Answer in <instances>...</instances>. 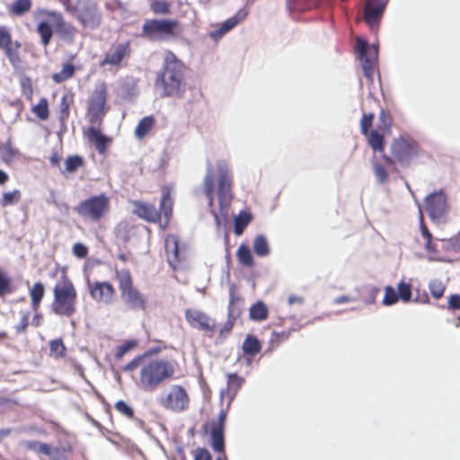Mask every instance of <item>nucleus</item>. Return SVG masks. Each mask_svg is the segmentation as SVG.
I'll list each match as a JSON object with an SVG mask.
<instances>
[{"label": "nucleus", "mask_w": 460, "mask_h": 460, "mask_svg": "<svg viewBox=\"0 0 460 460\" xmlns=\"http://www.w3.org/2000/svg\"><path fill=\"white\" fill-rule=\"evenodd\" d=\"M217 176V200L219 205V213L214 208V190H215V169L210 161L207 162L206 174L203 181V190L208 199V206L211 215L214 217L217 227L225 225L228 219V209L233 199L232 178L229 172V166L224 160L217 162L216 166Z\"/></svg>", "instance_id": "nucleus-1"}, {"label": "nucleus", "mask_w": 460, "mask_h": 460, "mask_svg": "<svg viewBox=\"0 0 460 460\" xmlns=\"http://www.w3.org/2000/svg\"><path fill=\"white\" fill-rule=\"evenodd\" d=\"M185 70L182 61L173 52L168 51L155 82V88L161 98L183 96L186 91Z\"/></svg>", "instance_id": "nucleus-2"}, {"label": "nucleus", "mask_w": 460, "mask_h": 460, "mask_svg": "<svg viewBox=\"0 0 460 460\" xmlns=\"http://www.w3.org/2000/svg\"><path fill=\"white\" fill-rule=\"evenodd\" d=\"M61 278L63 285L58 283L53 288L54 300L51 305V310L57 315L70 317L75 313L77 294L65 270H63Z\"/></svg>", "instance_id": "nucleus-3"}, {"label": "nucleus", "mask_w": 460, "mask_h": 460, "mask_svg": "<svg viewBox=\"0 0 460 460\" xmlns=\"http://www.w3.org/2000/svg\"><path fill=\"white\" fill-rule=\"evenodd\" d=\"M173 373L174 368L169 361L153 359L141 368L139 376L141 386L145 391L153 392Z\"/></svg>", "instance_id": "nucleus-4"}, {"label": "nucleus", "mask_w": 460, "mask_h": 460, "mask_svg": "<svg viewBox=\"0 0 460 460\" xmlns=\"http://www.w3.org/2000/svg\"><path fill=\"white\" fill-rule=\"evenodd\" d=\"M62 4L84 27L94 30L100 26L102 13L93 0H76L75 4L70 0H63Z\"/></svg>", "instance_id": "nucleus-5"}, {"label": "nucleus", "mask_w": 460, "mask_h": 460, "mask_svg": "<svg viewBox=\"0 0 460 460\" xmlns=\"http://www.w3.org/2000/svg\"><path fill=\"white\" fill-rule=\"evenodd\" d=\"M117 277L121 299L128 308L133 311L146 310L147 299L133 286L130 271L126 269L118 270Z\"/></svg>", "instance_id": "nucleus-6"}, {"label": "nucleus", "mask_w": 460, "mask_h": 460, "mask_svg": "<svg viewBox=\"0 0 460 460\" xmlns=\"http://www.w3.org/2000/svg\"><path fill=\"white\" fill-rule=\"evenodd\" d=\"M179 24L172 19H147L142 26V36L151 41L164 40L177 35Z\"/></svg>", "instance_id": "nucleus-7"}, {"label": "nucleus", "mask_w": 460, "mask_h": 460, "mask_svg": "<svg viewBox=\"0 0 460 460\" xmlns=\"http://www.w3.org/2000/svg\"><path fill=\"white\" fill-rule=\"evenodd\" d=\"M420 214V238L416 240L414 255L419 259H426L429 261H442L439 254L438 243L432 241V235L423 223V214L420 203H417Z\"/></svg>", "instance_id": "nucleus-8"}, {"label": "nucleus", "mask_w": 460, "mask_h": 460, "mask_svg": "<svg viewBox=\"0 0 460 460\" xmlns=\"http://www.w3.org/2000/svg\"><path fill=\"white\" fill-rule=\"evenodd\" d=\"M110 206V199L104 194L94 195L81 201L75 211L84 218L98 221L103 217Z\"/></svg>", "instance_id": "nucleus-9"}, {"label": "nucleus", "mask_w": 460, "mask_h": 460, "mask_svg": "<svg viewBox=\"0 0 460 460\" xmlns=\"http://www.w3.org/2000/svg\"><path fill=\"white\" fill-rule=\"evenodd\" d=\"M357 49L360 57V64L368 84H373L374 74L378 58L376 44L368 45L364 40L358 39Z\"/></svg>", "instance_id": "nucleus-10"}, {"label": "nucleus", "mask_w": 460, "mask_h": 460, "mask_svg": "<svg viewBox=\"0 0 460 460\" xmlns=\"http://www.w3.org/2000/svg\"><path fill=\"white\" fill-rule=\"evenodd\" d=\"M184 315L191 328L208 333V337H211L217 331L216 320L203 311L188 308L185 310Z\"/></svg>", "instance_id": "nucleus-11"}, {"label": "nucleus", "mask_w": 460, "mask_h": 460, "mask_svg": "<svg viewBox=\"0 0 460 460\" xmlns=\"http://www.w3.org/2000/svg\"><path fill=\"white\" fill-rule=\"evenodd\" d=\"M107 102V88L104 83L98 85L88 102L87 116L92 124H95L104 116Z\"/></svg>", "instance_id": "nucleus-12"}, {"label": "nucleus", "mask_w": 460, "mask_h": 460, "mask_svg": "<svg viewBox=\"0 0 460 460\" xmlns=\"http://www.w3.org/2000/svg\"><path fill=\"white\" fill-rule=\"evenodd\" d=\"M391 149L394 157L400 163H406L418 154L417 143L411 138L402 137L393 141Z\"/></svg>", "instance_id": "nucleus-13"}, {"label": "nucleus", "mask_w": 460, "mask_h": 460, "mask_svg": "<svg viewBox=\"0 0 460 460\" xmlns=\"http://www.w3.org/2000/svg\"><path fill=\"white\" fill-rule=\"evenodd\" d=\"M247 15L248 12L244 8L239 9L234 15L222 22L217 23L215 25L217 28L208 32L209 38L216 42L218 41L243 22Z\"/></svg>", "instance_id": "nucleus-14"}, {"label": "nucleus", "mask_w": 460, "mask_h": 460, "mask_svg": "<svg viewBox=\"0 0 460 460\" xmlns=\"http://www.w3.org/2000/svg\"><path fill=\"white\" fill-rule=\"evenodd\" d=\"M426 210L433 221H438L447 210V198L442 191L434 192L425 199Z\"/></svg>", "instance_id": "nucleus-15"}, {"label": "nucleus", "mask_w": 460, "mask_h": 460, "mask_svg": "<svg viewBox=\"0 0 460 460\" xmlns=\"http://www.w3.org/2000/svg\"><path fill=\"white\" fill-rule=\"evenodd\" d=\"M189 403V397L186 390L181 385H174L172 392L169 393L166 398L163 401V405L166 409L173 411H184Z\"/></svg>", "instance_id": "nucleus-16"}, {"label": "nucleus", "mask_w": 460, "mask_h": 460, "mask_svg": "<svg viewBox=\"0 0 460 460\" xmlns=\"http://www.w3.org/2000/svg\"><path fill=\"white\" fill-rule=\"evenodd\" d=\"M89 293L96 302L109 305L113 302L116 291L108 281H95L93 284H89Z\"/></svg>", "instance_id": "nucleus-17"}, {"label": "nucleus", "mask_w": 460, "mask_h": 460, "mask_svg": "<svg viewBox=\"0 0 460 460\" xmlns=\"http://www.w3.org/2000/svg\"><path fill=\"white\" fill-rule=\"evenodd\" d=\"M227 386L226 389L220 391V402H223L224 397L227 398V409L230 408L231 403L234 400L238 391L244 384L243 377L238 376L236 373L226 374Z\"/></svg>", "instance_id": "nucleus-18"}, {"label": "nucleus", "mask_w": 460, "mask_h": 460, "mask_svg": "<svg viewBox=\"0 0 460 460\" xmlns=\"http://www.w3.org/2000/svg\"><path fill=\"white\" fill-rule=\"evenodd\" d=\"M389 0H367L364 8V19L370 25L376 24Z\"/></svg>", "instance_id": "nucleus-19"}, {"label": "nucleus", "mask_w": 460, "mask_h": 460, "mask_svg": "<svg viewBox=\"0 0 460 460\" xmlns=\"http://www.w3.org/2000/svg\"><path fill=\"white\" fill-rule=\"evenodd\" d=\"M129 49V41L120 42L114 46L112 49H111L108 53H106L104 59L102 64H109L111 66L119 65L126 55L128 53Z\"/></svg>", "instance_id": "nucleus-20"}, {"label": "nucleus", "mask_w": 460, "mask_h": 460, "mask_svg": "<svg viewBox=\"0 0 460 460\" xmlns=\"http://www.w3.org/2000/svg\"><path fill=\"white\" fill-rule=\"evenodd\" d=\"M243 299L236 293V287L232 284L229 288V303L227 307V318L236 321L243 312Z\"/></svg>", "instance_id": "nucleus-21"}, {"label": "nucleus", "mask_w": 460, "mask_h": 460, "mask_svg": "<svg viewBox=\"0 0 460 460\" xmlns=\"http://www.w3.org/2000/svg\"><path fill=\"white\" fill-rule=\"evenodd\" d=\"M88 140L93 143L99 154H103L108 147L111 138L102 133V131L94 126L87 128Z\"/></svg>", "instance_id": "nucleus-22"}, {"label": "nucleus", "mask_w": 460, "mask_h": 460, "mask_svg": "<svg viewBox=\"0 0 460 460\" xmlns=\"http://www.w3.org/2000/svg\"><path fill=\"white\" fill-rule=\"evenodd\" d=\"M88 140L93 143L99 154H103L108 147L111 138L102 133V131L94 126L87 128Z\"/></svg>", "instance_id": "nucleus-23"}, {"label": "nucleus", "mask_w": 460, "mask_h": 460, "mask_svg": "<svg viewBox=\"0 0 460 460\" xmlns=\"http://www.w3.org/2000/svg\"><path fill=\"white\" fill-rule=\"evenodd\" d=\"M134 212L148 222L155 223L161 219V213L150 203L137 202Z\"/></svg>", "instance_id": "nucleus-24"}, {"label": "nucleus", "mask_w": 460, "mask_h": 460, "mask_svg": "<svg viewBox=\"0 0 460 460\" xmlns=\"http://www.w3.org/2000/svg\"><path fill=\"white\" fill-rule=\"evenodd\" d=\"M269 317V308L267 305L258 300L252 304L249 309V318L252 322L261 323Z\"/></svg>", "instance_id": "nucleus-25"}, {"label": "nucleus", "mask_w": 460, "mask_h": 460, "mask_svg": "<svg viewBox=\"0 0 460 460\" xmlns=\"http://www.w3.org/2000/svg\"><path fill=\"white\" fill-rule=\"evenodd\" d=\"M210 446L212 449L218 454H225L226 441L225 430L210 427L209 431Z\"/></svg>", "instance_id": "nucleus-26"}, {"label": "nucleus", "mask_w": 460, "mask_h": 460, "mask_svg": "<svg viewBox=\"0 0 460 460\" xmlns=\"http://www.w3.org/2000/svg\"><path fill=\"white\" fill-rule=\"evenodd\" d=\"M172 199L171 197V193L169 190H165L162 193L161 200H160V206H159V211L161 215L163 214L164 217V227L169 224V220L172 215Z\"/></svg>", "instance_id": "nucleus-27"}, {"label": "nucleus", "mask_w": 460, "mask_h": 460, "mask_svg": "<svg viewBox=\"0 0 460 460\" xmlns=\"http://www.w3.org/2000/svg\"><path fill=\"white\" fill-rule=\"evenodd\" d=\"M243 354L249 357H254L261 350V341L252 334H248L242 345Z\"/></svg>", "instance_id": "nucleus-28"}, {"label": "nucleus", "mask_w": 460, "mask_h": 460, "mask_svg": "<svg viewBox=\"0 0 460 460\" xmlns=\"http://www.w3.org/2000/svg\"><path fill=\"white\" fill-rule=\"evenodd\" d=\"M155 125V119L153 115L145 116L137 123L135 128V136L138 139H142L148 135Z\"/></svg>", "instance_id": "nucleus-29"}, {"label": "nucleus", "mask_w": 460, "mask_h": 460, "mask_svg": "<svg viewBox=\"0 0 460 460\" xmlns=\"http://www.w3.org/2000/svg\"><path fill=\"white\" fill-rule=\"evenodd\" d=\"M56 31L58 34L61 40L73 43L75 40V35L76 33V29L71 23L59 22V25L56 27Z\"/></svg>", "instance_id": "nucleus-30"}, {"label": "nucleus", "mask_w": 460, "mask_h": 460, "mask_svg": "<svg viewBox=\"0 0 460 460\" xmlns=\"http://www.w3.org/2000/svg\"><path fill=\"white\" fill-rule=\"evenodd\" d=\"M84 164V160L83 156L79 155H68L65 160V167L64 169L60 168V172L62 174L67 173H75L80 167Z\"/></svg>", "instance_id": "nucleus-31"}, {"label": "nucleus", "mask_w": 460, "mask_h": 460, "mask_svg": "<svg viewBox=\"0 0 460 460\" xmlns=\"http://www.w3.org/2000/svg\"><path fill=\"white\" fill-rule=\"evenodd\" d=\"M45 295V287L42 282L38 281L34 283L32 288L30 289V296L31 299V307L34 311H37L40 305V303Z\"/></svg>", "instance_id": "nucleus-32"}, {"label": "nucleus", "mask_w": 460, "mask_h": 460, "mask_svg": "<svg viewBox=\"0 0 460 460\" xmlns=\"http://www.w3.org/2000/svg\"><path fill=\"white\" fill-rule=\"evenodd\" d=\"M236 256L238 261L245 267H252L254 263L252 253L247 244L242 243L238 247Z\"/></svg>", "instance_id": "nucleus-33"}, {"label": "nucleus", "mask_w": 460, "mask_h": 460, "mask_svg": "<svg viewBox=\"0 0 460 460\" xmlns=\"http://www.w3.org/2000/svg\"><path fill=\"white\" fill-rule=\"evenodd\" d=\"M252 249L259 257H265L270 253V246L267 238L262 234H258L253 240Z\"/></svg>", "instance_id": "nucleus-34"}, {"label": "nucleus", "mask_w": 460, "mask_h": 460, "mask_svg": "<svg viewBox=\"0 0 460 460\" xmlns=\"http://www.w3.org/2000/svg\"><path fill=\"white\" fill-rule=\"evenodd\" d=\"M37 31L40 36L41 43L48 46L53 36V28L47 21H41L37 25Z\"/></svg>", "instance_id": "nucleus-35"}, {"label": "nucleus", "mask_w": 460, "mask_h": 460, "mask_svg": "<svg viewBox=\"0 0 460 460\" xmlns=\"http://www.w3.org/2000/svg\"><path fill=\"white\" fill-rule=\"evenodd\" d=\"M18 155L19 150L13 147L11 139L0 145V158L4 163L9 164Z\"/></svg>", "instance_id": "nucleus-36"}, {"label": "nucleus", "mask_w": 460, "mask_h": 460, "mask_svg": "<svg viewBox=\"0 0 460 460\" xmlns=\"http://www.w3.org/2000/svg\"><path fill=\"white\" fill-rule=\"evenodd\" d=\"M72 101V97L70 101L68 100L67 95H64L61 98V102L59 103V122L61 124V130L66 131V120L69 117V108L70 102Z\"/></svg>", "instance_id": "nucleus-37"}, {"label": "nucleus", "mask_w": 460, "mask_h": 460, "mask_svg": "<svg viewBox=\"0 0 460 460\" xmlns=\"http://www.w3.org/2000/svg\"><path fill=\"white\" fill-rule=\"evenodd\" d=\"M165 252L167 254H169V252H172L173 261L175 262L181 261L180 246L177 236L172 234L165 239Z\"/></svg>", "instance_id": "nucleus-38"}, {"label": "nucleus", "mask_w": 460, "mask_h": 460, "mask_svg": "<svg viewBox=\"0 0 460 460\" xmlns=\"http://www.w3.org/2000/svg\"><path fill=\"white\" fill-rule=\"evenodd\" d=\"M75 72V67L71 63H66L63 66L62 69L58 73H55L52 75V79L55 83L60 84L69 78H71Z\"/></svg>", "instance_id": "nucleus-39"}, {"label": "nucleus", "mask_w": 460, "mask_h": 460, "mask_svg": "<svg viewBox=\"0 0 460 460\" xmlns=\"http://www.w3.org/2000/svg\"><path fill=\"white\" fill-rule=\"evenodd\" d=\"M14 291L12 279L0 269V297H4Z\"/></svg>", "instance_id": "nucleus-40"}, {"label": "nucleus", "mask_w": 460, "mask_h": 460, "mask_svg": "<svg viewBox=\"0 0 460 460\" xmlns=\"http://www.w3.org/2000/svg\"><path fill=\"white\" fill-rule=\"evenodd\" d=\"M31 0H15L11 6V13L16 16H22L31 8Z\"/></svg>", "instance_id": "nucleus-41"}, {"label": "nucleus", "mask_w": 460, "mask_h": 460, "mask_svg": "<svg viewBox=\"0 0 460 460\" xmlns=\"http://www.w3.org/2000/svg\"><path fill=\"white\" fill-rule=\"evenodd\" d=\"M32 112L41 120H46L49 115V102L46 98H41L40 102L33 106Z\"/></svg>", "instance_id": "nucleus-42"}, {"label": "nucleus", "mask_w": 460, "mask_h": 460, "mask_svg": "<svg viewBox=\"0 0 460 460\" xmlns=\"http://www.w3.org/2000/svg\"><path fill=\"white\" fill-rule=\"evenodd\" d=\"M384 135L385 134L378 130H373L368 134V144L375 151L383 152Z\"/></svg>", "instance_id": "nucleus-43"}, {"label": "nucleus", "mask_w": 460, "mask_h": 460, "mask_svg": "<svg viewBox=\"0 0 460 460\" xmlns=\"http://www.w3.org/2000/svg\"><path fill=\"white\" fill-rule=\"evenodd\" d=\"M50 352L55 354L57 358H62L66 355V348L62 339H55L49 342Z\"/></svg>", "instance_id": "nucleus-44"}, {"label": "nucleus", "mask_w": 460, "mask_h": 460, "mask_svg": "<svg viewBox=\"0 0 460 460\" xmlns=\"http://www.w3.org/2000/svg\"><path fill=\"white\" fill-rule=\"evenodd\" d=\"M137 345L136 340H128L124 341L121 345L117 348L115 358L121 359L128 351L133 349Z\"/></svg>", "instance_id": "nucleus-45"}, {"label": "nucleus", "mask_w": 460, "mask_h": 460, "mask_svg": "<svg viewBox=\"0 0 460 460\" xmlns=\"http://www.w3.org/2000/svg\"><path fill=\"white\" fill-rule=\"evenodd\" d=\"M21 199V192L18 190H14L13 191L4 192L3 194V198L1 199V205L3 207H7L13 205Z\"/></svg>", "instance_id": "nucleus-46"}, {"label": "nucleus", "mask_w": 460, "mask_h": 460, "mask_svg": "<svg viewBox=\"0 0 460 460\" xmlns=\"http://www.w3.org/2000/svg\"><path fill=\"white\" fill-rule=\"evenodd\" d=\"M392 119L388 113L385 111H381L379 114V125L378 131L383 134H388L391 130Z\"/></svg>", "instance_id": "nucleus-47"}, {"label": "nucleus", "mask_w": 460, "mask_h": 460, "mask_svg": "<svg viewBox=\"0 0 460 460\" xmlns=\"http://www.w3.org/2000/svg\"><path fill=\"white\" fill-rule=\"evenodd\" d=\"M429 288L433 297L440 298L445 291V286L442 281L438 279H432L429 283Z\"/></svg>", "instance_id": "nucleus-48"}, {"label": "nucleus", "mask_w": 460, "mask_h": 460, "mask_svg": "<svg viewBox=\"0 0 460 460\" xmlns=\"http://www.w3.org/2000/svg\"><path fill=\"white\" fill-rule=\"evenodd\" d=\"M151 10L157 14H168L171 12L170 4L165 0H155L151 4Z\"/></svg>", "instance_id": "nucleus-49"}, {"label": "nucleus", "mask_w": 460, "mask_h": 460, "mask_svg": "<svg viewBox=\"0 0 460 460\" xmlns=\"http://www.w3.org/2000/svg\"><path fill=\"white\" fill-rule=\"evenodd\" d=\"M398 294L395 289L390 286L385 288V296L383 299V305L389 306L394 305L398 301Z\"/></svg>", "instance_id": "nucleus-50"}, {"label": "nucleus", "mask_w": 460, "mask_h": 460, "mask_svg": "<svg viewBox=\"0 0 460 460\" xmlns=\"http://www.w3.org/2000/svg\"><path fill=\"white\" fill-rule=\"evenodd\" d=\"M398 296L405 303L409 302L411 297V286L409 283L401 281L398 284Z\"/></svg>", "instance_id": "nucleus-51"}, {"label": "nucleus", "mask_w": 460, "mask_h": 460, "mask_svg": "<svg viewBox=\"0 0 460 460\" xmlns=\"http://www.w3.org/2000/svg\"><path fill=\"white\" fill-rule=\"evenodd\" d=\"M43 455L49 456L50 460H66V456L58 447H54L48 444Z\"/></svg>", "instance_id": "nucleus-52"}, {"label": "nucleus", "mask_w": 460, "mask_h": 460, "mask_svg": "<svg viewBox=\"0 0 460 460\" xmlns=\"http://www.w3.org/2000/svg\"><path fill=\"white\" fill-rule=\"evenodd\" d=\"M5 55L9 59L11 65L17 68L21 64V59L19 58L18 50L14 49L12 45L8 46L4 49Z\"/></svg>", "instance_id": "nucleus-53"}, {"label": "nucleus", "mask_w": 460, "mask_h": 460, "mask_svg": "<svg viewBox=\"0 0 460 460\" xmlns=\"http://www.w3.org/2000/svg\"><path fill=\"white\" fill-rule=\"evenodd\" d=\"M115 409L121 414L127 416L128 418L134 417L133 408L123 400H119L115 403Z\"/></svg>", "instance_id": "nucleus-54"}, {"label": "nucleus", "mask_w": 460, "mask_h": 460, "mask_svg": "<svg viewBox=\"0 0 460 460\" xmlns=\"http://www.w3.org/2000/svg\"><path fill=\"white\" fill-rule=\"evenodd\" d=\"M24 445L27 449L43 455L48 443L40 442L38 440H28L24 442Z\"/></svg>", "instance_id": "nucleus-55"}, {"label": "nucleus", "mask_w": 460, "mask_h": 460, "mask_svg": "<svg viewBox=\"0 0 460 460\" xmlns=\"http://www.w3.org/2000/svg\"><path fill=\"white\" fill-rule=\"evenodd\" d=\"M12 45V36L8 29L4 26H0V49H4Z\"/></svg>", "instance_id": "nucleus-56"}, {"label": "nucleus", "mask_w": 460, "mask_h": 460, "mask_svg": "<svg viewBox=\"0 0 460 460\" xmlns=\"http://www.w3.org/2000/svg\"><path fill=\"white\" fill-rule=\"evenodd\" d=\"M252 220V214L246 210H241L240 213L234 217V223L248 226Z\"/></svg>", "instance_id": "nucleus-57"}, {"label": "nucleus", "mask_w": 460, "mask_h": 460, "mask_svg": "<svg viewBox=\"0 0 460 460\" xmlns=\"http://www.w3.org/2000/svg\"><path fill=\"white\" fill-rule=\"evenodd\" d=\"M229 409L227 407L226 409H222L218 413L217 421L211 422V428L224 429L226 428V421L227 417V411Z\"/></svg>", "instance_id": "nucleus-58"}, {"label": "nucleus", "mask_w": 460, "mask_h": 460, "mask_svg": "<svg viewBox=\"0 0 460 460\" xmlns=\"http://www.w3.org/2000/svg\"><path fill=\"white\" fill-rule=\"evenodd\" d=\"M374 174L379 183H384L387 179V172L383 165L373 163Z\"/></svg>", "instance_id": "nucleus-59"}, {"label": "nucleus", "mask_w": 460, "mask_h": 460, "mask_svg": "<svg viewBox=\"0 0 460 460\" xmlns=\"http://www.w3.org/2000/svg\"><path fill=\"white\" fill-rule=\"evenodd\" d=\"M88 252V247L82 243H75L73 246V254L78 259H84Z\"/></svg>", "instance_id": "nucleus-60"}, {"label": "nucleus", "mask_w": 460, "mask_h": 460, "mask_svg": "<svg viewBox=\"0 0 460 460\" xmlns=\"http://www.w3.org/2000/svg\"><path fill=\"white\" fill-rule=\"evenodd\" d=\"M235 321L227 318L223 327L219 329V334L217 340H225L226 336L232 332Z\"/></svg>", "instance_id": "nucleus-61"}, {"label": "nucleus", "mask_w": 460, "mask_h": 460, "mask_svg": "<svg viewBox=\"0 0 460 460\" xmlns=\"http://www.w3.org/2000/svg\"><path fill=\"white\" fill-rule=\"evenodd\" d=\"M20 84H21V87H22V93L24 95L31 96L32 94L33 90H32L31 81L29 76H22L20 79Z\"/></svg>", "instance_id": "nucleus-62"}, {"label": "nucleus", "mask_w": 460, "mask_h": 460, "mask_svg": "<svg viewBox=\"0 0 460 460\" xmlns=\"http://www.w3.org/2000/svg\"><path fill=\"white\" fill-rule=\"evenodd\" d=\"M373 118H374L373 114L363 115L361 121H360V128H361V132L364 135H367L368 129L372 126Z\"/></svg>", "instance_id": "nucleus-63"}, {"label": "nucleus", "mask_w": 460, "mask_h": 460, "mask_svg": "<svg viewBox=\"0 0 460 460\" xmlns=\"http://www.w3.org/2000/svg\"><path fill=\"white\" fill-rule=\"evenodd\" d=\"M194 460H212V456L208 449L205 447H199L196 451Z\"/></svg>", "instance_id": "nucleus-64"}]
</instances>
